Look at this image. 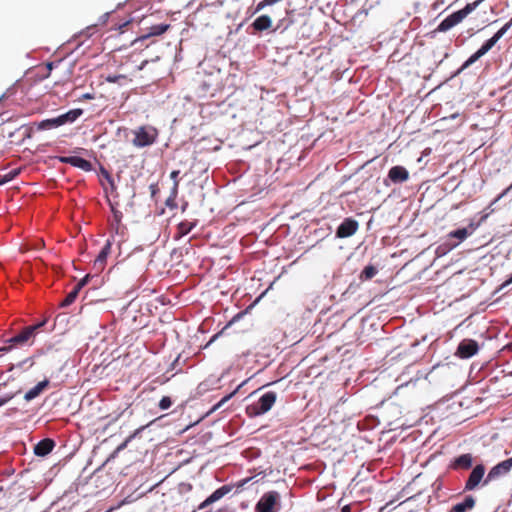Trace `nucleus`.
Returning a JSON list of instances; mask_svg holds the SVG:
<instances>
[{
    "label": "nucleus",
    "mask_w": 512,
    "mask_h": 512,
    "mask_svg": "<svg viewBox=\"0 0 512 512\" xmlns=\"http://www.w3.org/2000/svg\"><path fill=\"white\" fill-rule=\"evenodd\" d=\"M512 26V18L509 22H507L501 29H499L490 39H488L480 49H478L473 55H471L460 67L458 73L462 72L473 63H475L479 58L485 55L496 43L497 41L510 29Z\"/></svg>",
    "instance_id": "obj_1"
},
{
    "label": "nucleus",
    "mask_w": 512,
    "mask_h": 512,
    "mask_svg": "<svg viewBox=\"0 0 512 512\" xmlns=\"http://www.w3.org/2000/svg\"><path fill=\"white\" fill-rule=\"evenodd\" d=\"M481 1L482 0H477L473 3H468L463 9L450 14L439 23L435 31L447 32L448 30L452 29L461 23L472 11H474L481 3Z\"/></svg>",
    "instance_id": "obj_2"
},
{
    "label": "nucleus",
    "mask_w": 512,
    "mask_h": 512,
    "mask_svg": "<svg viewBox=\"0 0 512 512\" xmlns=\"http://www.w3.org/2000/svg\"><path fill=\"white\" fill-rule=\"evenodd\" d=\"M132 144L137 148H144L153 145L158 138V130L150 125H143L132 130Z\"/></svg>",
    "instance_id": "obj_3"
},
{
    "label": "nucleus",
    "mask_w": 512,
    "mask_h": 512,
    "mask_svg": "<svg viewBox=\"0 0 512 512\" xmlns=\"http://www.w3.org/2000/svg\"><path fill=\"white\" fill-rule=\"evenodd\" d=\"M469 227H470V230L468 228H461V229H457L455 231H451L447 235V241L440 244L437 248V251L445 254L448 251L452 250L453 248L457 247L459 245V243L464 241L475 229V226L473 223H471L469 225Z\"/></svg>",
    "instance_id": "obj_4"
},
{
    "label": "nucleus",
    "mask_w": 512,
    "mask_h": 512,
    "mask_svg": "<svg viewBox=\"0 0 512 512\" xmlns=\"http://www.w3.org/2000/svg\"><path fill=\"white\" fill-rule=\"evenodd\" d=\"M45 323L46 320L35 325L27 326L23 328L20 333L6 340L5 343H11V346H13L14 348L32 344L35 334L41 327L45 325Z\"/></svg>",
    "instance_id": "obj_5"
},
{
    "label": "nucleus",
    "mask_w": 512,
    "mask_h": 512,
    "mask_svg": "<svg viewBox=\"0 0 512 512\" xmlns=\"http://www.w3.org/2000/svg\"><path fill=\"white\" fill-rule=\"evenodd\" d=\"M277 395L273 391L263 394L257 402L247 407L250 416H257L268 412L276 402Z\"/></svg>",
    "instance_id": "obj_6"
},
{
    "label": "nucleus",
    "mask_w": 512,
    "mask_h": 512,
    "mask_svg": "<svg viewBox=\"0 0 512 512\" xmlns=\"http://www.w3.org/2000/svg\"><path fill=\"white\" fill-rule=\"evenodd\" d=\"M280 494L277 491H268L264 493L257 502L256 512H278L281 507Z\"/></svg>",
    "instance_id": "obj_7"
},
{
    "label": "nucleus",
    "mask_w": 512,
    "mask_h": 512,
    "mask_svg": "<svg viewBox=\"0 0 512 512\" xmlns=\"http://www.w3.org/2000/svg\"><path fill=\"white\" fill-rule=\"evenodd\" d=\"M512 469V457L506 459L502 462H499L495 466H493L489 472L487 473L483 486L488 485L489 483L498 480L499 478L507 475Z\"/></svg>",
    "instance_id": "obj_8"
},
{
    "label": "nucleus",
    "mask_w": 512,
    "mask_h": 512,
    "mask_svg": "<svg viewBox=\"0 0 512 512\" xmlns=\"http://www.w3.org/2000/svg\"><path fill=\"white\" fill-rule=\"evenodd\" d=\"M486 468L484 464H477L472 468L467 480L465 481L464 491H474L484 482Z\"/></svg>",
    "instance_id": "obj_9"
},
{
    "label": "nucleus",
    "mask_w": 512,
    "mask_h": 512,
    "mask_svg": "<svg viewBox=\"0 0 512 512\" xmlns=\"http://www.w3.org/2000/svg\"><path fill=\"white\" fill-rule=\"evenodd\" d=\"M478 350L479 345L477 341L473 339H464L459 343L455 355L459 358L467 359L474 356Z\"/></svg>",
    "instance_id": "obj_10"
},
{
    "label": "nucleus",
    "mask_w": 512,
    "mask_h": 512,
    "mask_svg": "<svg viewBox=\"0 0 512 512\" xmlns=\"http://www.w3.org/2000/svg\"><path fill=\"white\" fill-rule=\"evenodd\" d=\"M359 228L358 222L353 218H345L336 230L338 238H347L354 235Z\"/></svg>",
    "instance_id": "obj_11"
},
{
    "label": "nucleus",
    "mask_w": 512,
    "mask_h": 512,
    "mask_svg": "<svg viewBox=\"0 0 512 512\" xmlns=\"http://www.w3.org/2000/svg\"><path fill=\"white\" fill-rule=\"evenodd\" d=\"M111 248H112V239H107L105 245L103 246V248L101 249V251L99 252L98 256L96 257V259L94 260V263H93V270L96 273H100L104 270V268L106 266L107 258L111 253Z\"/></svg>",
    "instance_id": "obj_12"
},
{
    "label": "nucleus",
    "mask_w": 512,
    "mask_h": 512,
    "mask_svg": "<svg viewBox=\"0 0 512 512\" xmlns=\"http://www.w3.org/2000/svg\"><path fill=\"white\" fill-rule=\"evenodd\" d=\"M474 458L472 454L465 453L455 457L449 464V469L453 471L469 470L472 468Z\"/></svg>",
    "instance_id": "obj_13"
},
{
    "label": "nucleus",
    "mask_w": 512,
    "mask_h": 512,
    "mask_svg": "<svg viewBox=\"0 0 512 512\" xmlns=\"http://www.w3.org/2000/svg\"><path fill=\"white\" fill-rule=\"evenodd\" d=\"M58 159L61 163L70 164L86 172L92 170V163L78 156H60Z\"/></svg>",
    "instance_id": "obj_14"
},
{
    "label": "nucleus",
    "mask_w": 512,
    "mask_h": 512,
    "mask_svg": "<svg viewBox=\"0 0 512 512\" xmlns=\"http://www.w3.org/2000/svg\"><path fill=\"white\" fill-rule=\"evenodd\" d=\"M232 490L231 485H223L217 490H215L209 497H207L198 507L199 510H203L212 503L220 500L226 494H228Z\"/></svg>",
    "instance_id": "obj_15"
},
{
    "label": "nucleus",
    "mask_w": 512,
    "mask_h": 512,
    "mask_svg": "<svg viewBox=\"0 0 512 512\" xmlns=\"http://www.w3.org/2000/svg\"><path fill=\"white\" fill-rule=\"evenodd\" d=\"M388 179L395 183H403L409 179V172L403 166H393L388 172Z\"/></svg>",
    "instance_id": "obj_16"
},
{
    "label": "nucleus",
    "mask_w": 512,
    "mask_h": 512,
    "mask_svg": "<svg viewBox=\"0 0 512 512\" xmlns=\"http://www.w3.org/2000/svg\"><path fill=\"white\" fill-rule=\"evenodd\" d=\"M55 447V442L51 438H45L34 446V454L40 457L47 456Z\"/></svg>",
    "instance_id": "obj_17"
},
{
    "label": "nucleus",
    "mask_w": 512,
    "mask_h": 512,
    "mask_svg": "<svg viewBox=\"0 0 512 512\" xmlns=\"http://www.w3.org/2000/svg\"><path fill=\"white\" fill-rule=\"evenodd\" d=\"M272 27V19L269 15H261L257 17L251 24L254 33H260L269 30Z\"/></svg>",
    "instance_id": "obj_18"
},
{
    "label": "nucleus",
    "mask_w": 512,
    "mask_h": 512,
    "mask_svg": "<svg viewBox=\"0 0 512 512\" xmlns=\"http://www.w3.org/2000/svg\"><path fill=\"white\" fill-rule=\"evenodd\" d=\"M476 500L472 495L464 498L463 502L453 505L449 512H468L475 507Z\"/></svg>",
    "instance_id": "obj_19"
},
{
    "label": "nucleus",
    "mask_w": 512,
    "mask_h": 512,
    "mask_svg": "<svg viewBox=\"0 0 512 512\" xmlns=\"http://www.w3.org/2000/svg\"><path fill=\"white\" fill-rule=\"evenodd\" d=\"M49 385V380L45 379L43 381H40L36 386L31 388L29 391H27L24 395V399L26 401H31L38 397L44 389H46Z\"/></svg>",
    "instance_id": "obj_20"
},
{
    "label": "nucleus",
    "mask_w": 512,
    "mask_h": 512,
    "mask_svg": "<svg viewBox=\"0 0 512 512\" xmlns=\"http://www.w3.org/2000/svg\"><path fill=\"white\" fill-rule=\"evenodd\" d=\"M83 114V109L76 108L69 110L68 112L59 115V119L61 121V125H65L67 123H73Z\"/></svg>",
    "instance_id": "obj_21"
},
{
    "label": "nucleus",
    "mask_w": 512,
    "mask_h": 512,
    "mask_svg": "<svg viewBox=\"0 0 512 512\" xmlns=\"http://www.w3.org/2000/svg\"><path fill=\"white\" fill-rule=\"evenodd\" d=\"M170 25L169 24H158V25H153L149 28V31L147 34L143 35L140 39L141 40H144V39H147L151 36H158V35H162L163 33H165L168 29H169Z\"/></svg>",
    "instance_id": "obj_22"
},
{
    "label": "nucleus",
    "mask_w": 512,
    "mask_h": 512,
    "mask_svg": "<svg viewBox=\"0 0 512 512\" xmlns=\"http://www.w3.org/2000/svg\"><path fill=\"white\" fill-rule=\"evenodd\" d=\"M60 126H62L61 121L59 119V116H57L55 118L45 119V120L39 122L37 127L39 130H49V129L58 128Z\"/></svg>",
    "instance_id": "obj_23"
},
{
    "label": "nucleus",
    "mask_w": 512,
    "mask_h": 512,
    "mask_svg": "<svg viewBox=\"0 0 512 512\" xmlns=\"http://www.w3.org/2000/svg\"><path fill=\"white\" fill-rule=\"evenodd\" d=\"M179 174H180L179 170H173L170 173V178L173 180V188H172V191H171V197L166 202V204L168 206L170 205V201L171 200L173 201L177 197L178 188H179V180H178Z\"/></svg>",
    "instance_id": "obj_24"
},
{
    "label": "nucleus",
    "mask_w": 512,
    "mask_h": 512,
    "mask_svg": "<svg viewBox=\"0 0 512 512\" xmlns=\"http://www.w3.org/2000/svg\"><path fill=\"white\" fill-rule=\"evenodd\" d=\"M377 274V269L373 265L366 266L361 274L360 279L361 280H369L372 279Z\"/></svg>",
    "instance_id": "obj_25"
},
{
    "label": "nucleus",
    "mask_w": 512,
    "mask_h": 512,
    "mask_svg": "<svg viewBox=\"0 0 512 512\" xmlns=\"http://www.w3.org/2000/svg\"><path fill=\"white\" fill-rule=\"evenodd\" d=\"M79 292L77 291V289L73 288L68 294L67 296L64 298V300L60 303V306L61 307H68L69 305H71L77 298Z\"/></svg>",
    "instance_id": "obj_26"
},
{
    "label": "nucleus",
    "mask_w": 512,
    "mask_h": 512,
    "mask_svg": "<svg viewBox=\"0 0 512 512\" xmlns=\"http://www.w3.org/2000/svg\"><path fill=\"white\" fill-rule=\"evenodd\" d=\"M146 428V426H141L139 427L138 429H136L131 435H129L124 442H122L118 447H117V451H121L123 449H125L128 445L129 442H131L139 433H141L144 429Z\"/></svg>",
    "instance_id": "obj_27"
},
{
    "label": "nucleus",
    "mask_w": 512,
    "mask_h": 512,
    "mask_svg": "<svg viewBox=\"0 0 512 512\" xmlns=\"http://www.w3.org/2000/svg\"><path fill=\"white\" fill-rule=\"evenodd\" d=\"M193 227H194L193 223L188 222V221H183L178 226L179 234L181 236L186 235L192 230Z\"/></svg>",
    "instance_id": "obj_28"
},
{
    "label": "nucleus",
    "mask_w": 512,
    "mask_h": 512,
    "mask_svg": "<svg viewBox=\"0 0 512 512\" xmlns=\"http://www.w3.org/2000/svg\"><path fill=\"white\" fill-rule=\"evenodd\" d=\"M110 207L113 214V221L117 222V225L120 226L122 221V212L117 210L113 204H110Z\"/></svg>",
    "instance_id": "obj_29"
},
{
    "label": "nucleus",
    "mask_w": 512,
    "mask_h": 512,
    "mask_svg": "<svg viewBox=\"0 0 512 512\" xmlns=\"http://www.w3.org/2000/svg\"><path fill=\"white\" fill-rule=\"evenodd\" d=\"M172 405V400L168 396H163L161 400L159 401V408L161 410L169 409Z\"/></svg>",
    "instance_id": "obj_30"
},
{
    "label": "nucleus",
    "mask_w": 512,
    "mask_h": 512,
    "mask_svg": "<svg viewBox=\"0 0 512 512\" xmlns=\"http://www.w3.org/2000/svg\"><path fill=\"white\" fill-rule=\"evenodd\" d=\"M106 80L110 83H118L121 80H127V77L125 75H109L107 76Z\"/></svg>",
    "instance_id": "obj_31"
},
{
    "label": "nucleus",
    "mask_w": 512,
    "mask_h": 512,
    "mask_svg": "<svg viewBox=\"0 0 512 512\" xmlns=\"http://www.w3.org/2000/svg\"><path fill=\"white\" fill-rule=\"evenodd\" d=\"M512 189V184L507 187L506 189H504L493 201L492 203L490 204V206L494 205L496 202H498L500 199H502L504 196H506L509 191Z\"/></svg>",
    "instance_id": "obj_32"
},
{
    "label": "nucleus",
    "mask_w": 512,
    "mask_h": 512,
    "mask_svg": "<svg viewBox=\"0 0 512 512\" xmlns=\"http://www.w3.org/2000/svg\"><path fill=\"white\" fill-rule=\"evenodd\" d=\"M90 278V275L87 274L83 279H81L76 285L75 289H77L78 292L88 283V280Z\"/></svg>",
    "instance_id": "obj_33"
},
{
    "label": "nucleus",
    "mask_w": 512,
    "mask_h": 512,
    "mask_svg": "<svg viewBox=\"0 0 512 512\" xmlns=\"http://www.w3.org/2000/svg\"><path fill=\"white\" fill-rule=\"evenodd\" d=\"M15 394H7L0 397V407L8 403L11 399H13Z\"/></svg>",
    "instance_id": "obj_34"
},
{
    "label": "nucleus",
    "mask_w": 512,
    "mask_h": 512,
    "mask_svg": "<svg viewBox=\"0 0 512 512\" xmlns=\"http://www.w3.org/2000/svg\"><path fill=\"white\" fill-rule=\"evenodd\" d=\"M233 394H234V392H233V393H231V394H229V395H227V396H225L224 398H222V399H221V400H220V401H219V402H218V403L213 407L212 411H215V410H217L218 408H220L224 402H226L228 399H230V398L233 396Z\"/></svg>",
    "instance_id": "obj_35"
},
{
    "label": "nucleus",
    "mask_w": 512,
    "mask_h": 512,
    "mask_svg": "<svg viewBox=\"0 0 512 512\" xmlns=\"http://www.w3.org/2000/svg\"><path fill=\"white\" fill-rule=\"evenodd\" d=\"M124 227L122 226V224L120 226L117 225V222L115 221H112L111 222V229L116 233V234H119L120 233V230L123 229Z\"/></svg>",
    "instance_id": "obj_36"
},
{
    "label": "nucleus",
    "mask_w": 512,
    "mask_h": 512,
    "mask_svg": "<svg viewBox=\"0 0 512 512\" xmlns=\"http://www.w3.org/2000/svg\"><path fill=\"white\" fill-rule=\"evenodd\" d=\"M14 347L11 346V343H6V345L0 347V352H4V353H7L9 351H11Z\"/></svg>",
    "instance_id": "obj_37"
},
{
    "label": "nucleus",
    "mask_w": 512,
    "mask_h": 512,
    "mask_svg": "<svg viewBox=\"0 0 512 512\" xmlns=\"http://www.w3.org/2000/svg\"><path fill=\"white\" fill-rule=\"evenodd\" d=\"M250 481V478H246V479H243V480H240L238 481L236 484H235V487L239 490L241 489L247 482Z\"/></svg>",
    "instance_id": "obj_38"
},
{
    "label": "nucleus",
    "mask_w": 512,
    "mask_h": 512,
    "mask_svg": "<svg viewBox=\"0 0 512 512\" xmlns=\"http://www.w3.org/2000/svg\"><path fill=\"white\" fill-rule=\"evenodd\" d=\"M510 284H512V273H511V276L506 281L503 282V284L501 285V288H504Z\"/></svg>",
    "instance_id": "obj_39"
},
{
    "label": "nucleus",
    "mask_w": 512,
    "mask_h": 512,
    "mask_svg": "<svg viewBox=\"0 0 512 512\" xmlns=\"http://www.w3.org/2000/svg\"><path fill=\"white\" fill-rule=\"evenodd\" d=\"M341 512H351V506L345 505L342 507Z\"/></svg>",
    "instance_id": "obj_40"
},
{
    "label": "nucleus",
    "mask_w": 512,
    "mask_h": 512,
    "mask_svg": "<svg viewBox=\"0 0 512 512\" xmlns=\"http://www.w3.org/2000/svg\"><path fill=\"white\" fill-rule=\"evenodd\" d=\"M150 189H151L152 195H154L156 193V190H157V185L156 184L150 185Z\"/></svg>",
    "instance_id": "obj_41"
},
{
    "label": "nucleus",
    "mask_w": 512,
    "mask_h": 512,
    "mask_svg": "<svg viewBox=\"0 0 512 512\" xmlns=\"http://www.w3.org/2000/svg\"><path fill=\"white\" fill-rule=\"evenodd\" d=\"M10 174H11V175H10V177H9V180H10V179H12L15 175H17V174H18V172H17V171H14V172H11Z\"/></svg>",
    "instance_id": "obj_42"
},
{
    "label": "nucleus",
    "mask_w": 512,
    "mask_h": 512,
    "mask_svg": "<svg viewBox=\"0 0 512 512\" xmlns=\"http://www.w3.org/2000/svg\"><path fill=\"white\" fill-rule=\"evenodd\" d=\"M52 67H53V63H48L47 64V68L51 71L52 70Z\"/></svg>",
    "instance_id": "obj_43"
},
{
    "label": "nucleus",
    "mask_w": 512,
    "mask_h": 512,
    "mask_svg": "<svg viewBox=\"0 0 512 512\" xmlns=\"http://www.w3.org/2000/svg\"><path fill=\"white\" fill-rule=\"evenodd\" d=\"M178 359L179 357L175 359L174 363L172 364L173 367L175 366L176 362H178Z\"/></svg>",
    "instance_id": "obj_44"
},
{
    "label": "nucleus",
    "mask_w": 512,
    "mask_h": 512,
    "mask_svg": "<svg viewBox=\"0 0 512 512\" xmlns=\"http://www.w3.org/2000/svg\"><path fill=\"white\" fill-rule=\"evenodd\" d=\"M84 97L89 99L92 98L89 94H86Z\"/></svg>",
    "instance_id": "obj_45"
},
{
    "label": "nucleus",
    "mask_w": 512,
    "mask_h": 512,
    "mask_svg": "<svg viewBox=\"0 0 512 512\" xmlns=\"http://www.w3.org/2000/svg\"><path fill=\"white\" fill-rule=\"evenodd\" d=\"M108 178H110V177L108 176ZM109 180H110L111 185L113 186V180L112 179H109Z\"/></svg>",
    "instance_id": "obj_46"
}]
</instances>
